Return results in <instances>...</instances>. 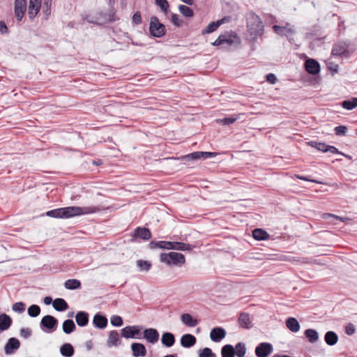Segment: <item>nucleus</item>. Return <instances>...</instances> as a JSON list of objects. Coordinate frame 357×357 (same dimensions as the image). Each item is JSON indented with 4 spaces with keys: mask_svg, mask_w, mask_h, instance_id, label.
<instances>
[{
    "mask_svg": "<svg viewBox=\"0 0 357 357\" xmlns=\"http://www.w3.org/2000/svg\"><path fill=\"white\" fill-rule=\"evenodd\" d=\"M105 210L101 206H68L46 212V215L56 218H70L78 215L93 214Z\"/></svg>",
    "mask_w": 357,
    "mask_h": 357,
    "instance_id": "f257e3e1",
    "label": "nucleus"
},
{
    "mask_svg": "<svg viewBox=\"0 0 357 357\" xmlns=\"http://www.w3.org/2000/svg\"><path fill=\"white\" fill-rule=\"evenodd\" d=\"M247 29L252 40H255L264 33V25L260 17L255 13L250 12L247 14Z\"/></svg>",
    "mask_w": 357,
    "mask_h": 357,
    "instance_id": "f03ea898",
    "label": "nucleus"
},
{
    "mask_svg": "<svg viewBox=\"0 0 357 357\" xmlns=\"http://www.w3.org/2000/svg\"><path fill=\"white\" fill-rule=\"evenodd\" d=\"M241 43V39L234 32H227L221 34L212 43L214 46H222V47H236Z\"/></svg>",
    "mask_w": 357,
    "mask_h": 357,
    "instance_id": "7ed1b4c3",
    "label": "nucleus"
},
{
    "mask_svg": "<svg viewBox=\"0 0 357 357\" xmlns=\"http://www.w3.org/2000/svg\"><path fill=\"white\" fill-rule=\"evenodd\" d=\"M161 262L170 266H181L185 262L184 255L179 252H170L169 253H161L160 256Z\"/></svg>",
    "mask_w": 357,
    "mask_h": 357,
    "instance_id": "20e7f679",
    "label": "nucleus"
},
{
    "mask_svg": "<svg viewBox=\"0 0 357 357\" xmlns=\"http://www.w3.org/2000/svg\"><path fill=\"white\" fill-rule=\"evenodd\" d=\"M149 31L153 36L160 38L165 35V27L157 17L153 16L150 19Z\"/></svg>",
    "mask_w": 357,
    "mask_h": 357,
    "instance_id": "39448f33",
    "label": "nucleus"
},
{
    "mask_svg": "<svg viewBox=\"0 0 357 357\" xmlns=\"http://www.w3.org/2000/svg\"><path fill=\"white\" fill-rule=\"evenodd\" d=\"M142 326L139 325L129 326L121 329V335L125 338L141 339Z\"/></svg>",
    "mask_w": 357,
    "mask_h": 357,
    "instance_id": "423d86ee",
    "label": "nucleus"
},
{
    "mask_svg": "<svg viewBox=\"0 0 357 357\" xmlns=\"http://www.w3.org/2000/svg\"><path fill=\"white\" fill-rule=\"evenodd\" d=\"M58 324V320L52 315L44 316L40 323V326L42 330L46 328L50 332H52L56 330Z\"/></svg>",
    "mask_w": 357,
    "mask_h": 357,
    "instance_id": "0eeeda50",
    "label": "nucleus"
},
{
    "mask_svg": "<svg viewBox=\"0 0 357 357\" xmlns=\"http://www.w3.org/2000/svg\"><path fill=\"white\" fill-rule=\"evenodd\" d=\"M274 31L280 36L289 37L295 33L294 26L290 23H286L284 26H273Z\"/></svg>",
    "mask_w": 357,
    "mask_h": 357,
    "instance_id": "6e6552de",
    "label": "nucleus"
},
{
    "mask_svg": "<svg viewBox=\"0 0 357 357\" xmlns=\"http://www.w3.org/2000/svg\"><path fill=\"white\" fill-rule=\"evenodd\" d=\"M273 351V346L268 342L259 343L255 348V354L257 357H268Z\"/></svg>",
    "mask_w": 357,
    "mask_h": 357,
    "instance_id": "1a4fd4ad",
    "label": "nucleus"
},
{
    "mask_svg": "<svg viewBox=\"0 0 357 357\" xmlns=\"http://www.w3.org/2000/svg\"><path fill=\"white\" fill-rule=\"evenodd\" d=\"M26 9V0H15V15L18 21L22 20Z\"/></svg>",
    "mask_w": 357,
    "mask_h": 357,
    "instance_id": "9d476101",
    "label": "nucleus"
},
{
    "mask_svg": "<svg viewBox=\"0 0 357 357\" xmlns=\"http://www.w3.org/2000/svg\"><path fill=\"white\" fill-rule=\"evenodd\" d=\"M143 337L147 342L152 344H155L159 340V333L155 328H146L143 332Z\"/></svg>",
    "mask_w": 357,
    "mask_h": 357,
    "instance_id": "9b49d317",
    "label": "nucleus"
},
{
    "mask_svg": "<svg viewBox=\"0 0 357 357\" xmlns=\"http://www.w3.org/2000/svg\"><path fill=\"white\" fill-rule=\"evenodd\" d=\"M41 8V0H29L28 15L31 20L36 17Z\"/></svg>",
    "mask_w": 357,
    "mask_h": 357,
    "instance_id": "f8f14e48",
    "label": "nucleus"
},
{
    "mask_svg": "<svg viewBox=\"0 0 357 357\" xmlns=\"http://www.w3.org/2000/svg\"><path fill=\"white\" fill-rule=\"evenodd\" d=\"M305 70L311 75H317L320 71V65L313 59H308L305 63Z\"/></svg>",
    "mask_w": 357,
    "mask_h": 357,
    "instance_id": "ddd939ff",
    "label": "nucleus"
},
{
    "mask_svg": "<svg viewBox=\"0 0 357 357\" xmlns=\"http://www.w3.org/2000/svg\"><path fill=\"white\" fill-rule=\"evenodd\" d=\"M226 336V331L221 327L213 328L210 333V338L214 342H220Z\"/></svg>",
    "mask_w": 357,
    "mask_h": 357,
    "instance_id": "4468645a",
    "label": "nucleus"
},
{
    "mask_svg": "<svg viewBox=\"0 0 357 357\" xmlns=\"http://www.w3.org/2000/svg\"><path fill=\"white\" fill-rule=\"evenodd\" d=\"M20 346V341L15 337H10L4 347V352L6 355L12 354L19 349Z\"/></svg>",
    "mask_w": 357,
    "mask_h": 357,
    "instance_id": "2eb2a0df",
    "label": "nucleus"
},
{
    "mask_svg": "<svg viewBox=\"0 0 357 357\" xmlns=\"http://www.w3.org/2000/svg\"><path fill=\"white\" fill-rule=\"evenodd\" d=\"M131 350L134 357H144L146 354V349L143 344L134 342L131 344Z\"/></svg>",
    "mask_w": 357,
    "mask_h": 357,
    "instance_id": "dca6fc26",
    "label": "nucleus"
},
{
    "mask_svg": "<svg viewBox=\"0 0 357 357\" xmlns=\"http://www.w3.org/2000/svg\"><path fill=\"white\" fill-rule=\"evenodd\" d=\"M197 342L196 337L191 334H184L181 337V344L184 348L193 347Z\"/></svg>",
    "mask_w": 357,
    "mask_h": 357,
    "instance_id": "f3484780",
    "label": "nucleus"
},
{
    "mask_svg": "<svg viewBox=\"0 0 357 357\" xmlns=\"http://www.w3.org/2000/svg\"><path fill=\"white\" fill-rule=\"evenodd\" d=\"M107 344L108 347H117L121 344L119 334L116 331L109 332Z\"/></svg>",
    "mask_w": 357,
    "mask_h": 357,
    "instance_id": "a211bd4d",
    "label": "nucleus"
},
{
    "mask_svg": "<svg viewBox=\"0 0 357 357\" xmlns=\"http://www.w3.org/2000/svg\"><path fill=\"white\" fill-rule=\"evenodd\" d=\"M93 324L98 328L103 329L107 325V319L105 316L96 314L93 317Z\"/></svg>",
    "mask_w": 357,
    "mask_h": 357,
    "instance_id": "6ab92c4d",
    "label": "nucleus"
},
{
    "mask_svg": "<svg viewBox=\"0 0 357 357\" xmlns=\"http://www.w3.org/2000/svg\"><path fill=\"white\" fill-rule=\"evenodd\" d=\"M161 342L164 346L171 347L175 343V337L173 333L165 332L162 335Z\"/></svg>",
    "mask_w": 357,
    "mask_h": 357,
    "instance_id": "aec40b11",
    "label": "nucleus"
},
{
    "mask_svg": "<svg viewBox=\"0 0 357 357\" xmlns=\"http://www.w3.org/2000/svg\"><path fill=\"white\" fill-rule=\"evenodd\" d=\"M75 321L78 326L84 327L89 323V314L85 312L79 311L75 315Z\"/></svg>",
    "mask_w": 357,
    "mask_h": 357,
    "instance_id": "412c9836",
    "label": "nucleus"
},
{
    "mask_svg": "<svg viewBox=\"0 0 357 357\" xmlns=\"http://www.w3.org/2000/svg\"><path fill=\"white\" fill-rule=\"evenodd\" d=\"M150 248L153 249L155 248L172 250V241H151L149 244Z\"/></svg>",
    "mask_w": 357,
    "mask_h": 357,
    "instance_id": "4be33fe9",
    "label": "nucleus"
},
{
    "mask_svg": "<svg viewBox=\"0 0 357 357\" xmlns=\"http://www.w3.org/2000/svg\"><path fill=\"white\" fill-rule=\"evenodd\" d=\"M135 234L143 240L147 241L151 238V233L150 230L145 227H137L135 230Z\"/></svg>",
    "mask_w": 357,
    "mask_h": 357,
    "instance_id": "5701e85b",
    "label": "nucleus"
},
{
    "mask_svg": "<svg viewBox=\"0 0 357 357\" xmlns=\"http://www.w3.org/2000/svg\"><path fill=\"white\" fill-rule=\"evenodd\" d=\"M225 19H221L216 22H211L202 31V34H207L215 31L220 25L225 22Z\"/></svg>",
    "mask_w": 357,
    "mask_h": 357,
    "instance_id": "b1692460",
    "label": "nucleus"
},
{
    "mask_svg": "<svg viewBox=\"0 0 357 357\" xmlns=\"http://www.w3.org/2000/svg\"><path fill=\"white\" fill-rule=\"evenodd\" d=\"M181 319L183 324L189 327H195L198 324L197 320L188 313L183 314Z\"/></svg>",
    "mask_w": 357,
    "mask_h": 357,
    "instance_id": "393cba45",
    "label": "nucleus"
},
{
    "mask_svg": "<svg viewBox=\"0 0 357 357\" xmlns=\"http://www.w3.org/2000/svg\"><path fill=\"white\" fill-rule=\"evenodd\" d=\"M286 326L293 333H297L300 330V324L294 317H289L286 320Z\"/></svg>",
    "mask_w": 357,
    "mask_h": 357,
    "instance_id": "a878e982",
    "label": "nucleus"
},
{
    "mask_svg": "<svg viewBox=\"0 0 357 357\" xmlns=\"http://www.w3.org/2000/svg\"><path fill=\"white\" fill-rule=\"evenodd\" d=\"M238 323L240 326L245 328H250L252 326L250 315L247 313H242L239 316Z\"/></svg>",
    "mask_w": 357,
    "mask_h": 357,
    "instance_id": "bb28decb",
    "label": "nucleus"
},
{
    "mask_svg": "<svg viewBox=\"0 0 357 357\" xmlns=\"http://www.w3.org/2000/svg\"><path fill=\"white\" fill-rule=\"evenodd\" d=\"M193 246L183 242L172 241V250L180 251H191Z\"/></svg>",
    "mask_w": 357,
    "mask_h": 357,
    "instance_id": "cd10ccee",
    "label": "nucleus"
},
{
    "mask_svg": "<svg viewBox=\"0 0 357 357\" xmlns=\"http://www.w3.org/2000/svg\"><path fill=\"white\" fill-rule=\"evenodd\" d=\"M347 46L345 43L339 42L333 46L332 53L333 55H342L347 52Z\"/></svg>",
    "mask_w": 357,
    "mask_h": 357,
    "instance_id": "c85d7f7f",
    "label": "nucleus"
},
{
    "mask_svg": "<svg viewBox=\"0 0 357 357\" xmlns=\"http://www.w3.org/2000/svg\"><path fill=\"white\" fill-rule=\"evenodd\" d=\"M53 307L56 311L62 312L67 310L68 305L63 298H56L53 301Z\"/></svg>",
    "mask_w": 357,
    "mask_h": 357,
    "instance_id": "c756f323",
    "label": "nucleus"
},
{
    "mask_svg": "<svg viewBox=\"0 0 357 357\" xmlns=\"http://www.w3.org/2000/svg\"><path fill=\"white\" fill-rule=\"evenodd\" d=\"M12 320L11 318L6 314H1L0 315V330L6 331L7 330L11 325Z\"/></svg>",
    "mask_w": 357,
    "mask_h": 357,
    "instance_id": "7c9ffc66",
    "label": "nucleus"
},
{
    "mask_svg": "<svg viewBox=\"0 0 357 357\" xmlns=\"http://www.w3.org/2000/svg\"><path fill=\"white\" fill-rule=\"evenodd\" d=\"M324 340L327 344H328L330 346H333L337 343V342L338 340V337L335 332L328 331L325 334Z\"/></svg>",
    "mask_w": 357,
    "mask_h": 357,
    "instance_id": "2f4dec72",
    "label": "nucleus"
},
{
    "mask_svg": "<svg viewBox=\"0 0 357 357\" xmlns=\"http://www.w3.org/2000/svg\"><path fill=\"white\" fill-rule=\"evenodd\" d=\"M75 324L72 319H67L63 321L62 329L66 334H70L75 330Z\"/></svg>",
    "mask_w": 357,
    "mask_h": 357,
    "instance_id": "473e14b6",
    "label": "nucleus"
},
{
    "mask_svg": "<svg viewBox=\"0 0 357 357\" xmlns=\"http://www.w3.org/2000/svg\"><path fill=\"white\" fill-rule=\"evenodd\" d=\"M60 352L63 356L71 357L74 354V349L70 344L66 343L61 347Z\"/></svg>",
    "mask_w": 357,
    "mask_h": 357,
    "instance_id": "72a5a7b5",
    "label": "nucleus"
},
{
    "mask_svg": "<svg viewBox=\"0 0 357 357\" xmlns=\"http://www.w3.org/2000/svg\"><path fill=\"white\" fill-rule=\"evenodd\" d=\"M252 236L257 241H263L267 239L269 235L262 229H255L252 231Z\"/></svg>",
    "mask_w": 357,
    "mask_h": 357,
    "instance_id": "f704fd0d",
    "label": "nucleus"
},
{
    "mask_svg": "<svg viewBox=\"0 0 357 357\" xmlns=\"http://www.w3.org/2000/svg\"><path fill=\"white\" fill-rule=\"evenodd\" d=\"M221 354L222 357H234V347L231 344H226L223 346L221 349Z\"/></svg>",
    "mask_w": 357,
    "mask_h": 357,
    "instance_id": "c9c22d12",
    "label": "nucleus"
},
{
    "mask_svg": "<svg viewBox=\"0 0 357 357\" xmlns=\"http://www.w3.org/2000/svg\"><path fill=\"white\" fill-rule=\"evenodd\" d=\"M305 335L310 343H314L319 340V334L314 329H307L305 331Z\"/></svg>",
    "mask_w": 357,
    "mask_h": 357,
    "instance_id": "e433bc0d",
    "label": "nucleus"
},
{
    "mask_svg": "<svg viewBox=\"0 0 357 357\" xmlns=\"http://www.w3.org/2000/svg\"><path fill=\"white\" fill-rule=\"evenodd\" d=\"M64 286L67 289H77L81 287V282L76 279H69L65 282Z\"/></svg>",
    "mask_w": 357,
    "mask_h": 357,
    "instance_id": "4c0bfd02",
    "label": "nucleus"
},
{
    "mask_svg": "<svg viewBox=\"0 0 357 357\" xmlns=\"http://www.w3.org/2000/svg\"><path fill=\"white\" fill-rule=\"evenodd\" d=\"M343 108L347 110H351L357 107V98H352L349 100H344L342 102Z\"/></svg>",
    "mask_w": 357,
    "mask_h": 357,
    "instance_id": "58836bf2",
    "label": "nucleus"
},
{
    "mask_svg": "<svg viewBox=\"0 0 357 357\" xmlns=\"http://www.w3.org/2000/svg\"><path fill=\"white\" fill-rule=\"evenodd\" d=\"M239 119V115H232L229 117H225L224 119H217L216 121L222 125H230L234 123L236 120Z\"/></svg>",
    "mask_w": 357,
    "mask_h": 357,
    "instance_id": "ea45409f",
    "label": "nucleus"
},
{
    "mask_svg": "<svg viewBox=\"0 0 357 357\" xmlns=\"http://www.w3.org/2000/svg\"><path fill=\"white\" fill-rule=\"evenodd\" d=\"M235 355L238 357H244L246 353V347L244 343L238 342L236 344L235 347Z\"/></svg>",
    "mask_w": 357,
    "mask_h": 357,
    "instance_id": "a19ab883",
    "label": "nucleus"
},
{
    "mask_svg": "<svg viewBox=\"0 0 357 357\" xmlns=\"http://www.w3.org/2000/svg\"><path fill=\"white\" fill-rule=\"evenodd\" d=\"M137 266L140 271L147 272L150 270L151 264L148 261L139 259L137 261Z\"/></svg>",
    "mask_w": 357,
    "mask_h": 357,
    "instance_id": "79ce46f5",
    "label": "nucleus"
},
{
    "mask_svg": "<svg viewBox=\"0 0 357 357\" xmlns=\"http://www.w3.org/2000/svg\"><path fill=\"white\" fill-rule=\"evenodd\" d=\"M41 6L43 14L48 17L51 15L52 0H43Z\"/></svg>",
    "mask_w": 357,
    "mask_h": 357,
    "instance_id": "37998d69",
    "label": "nucleus"
},
{
    "mask_svg": "<svg viewBox=\"0 0 357 357\" xmlns=\"http://www.w3.org/2000/svg\"><path fill=\"white\" fill-rule=\"evenodd\" d=\"M178 10L185 17H191L194 15L192 10L185 5H180L178 6Z\"/></svg>",
    "mask_w": 357,
    "mask_h": 357,
    "instance_id": "c03bdc74",
    "label": "nucleus"
},
{
    "mask_svg": "<svg viewBox=\"0 0 357 357\" xmlns=\"http://www.w3.org/2000/svg\"><path fill=\"white\" fill-rule=\"evenodd\" d=\"M199 357H216L215 354H214L212 350L208 347H205L202 349H200L198 352Z\"/></svg>",
    "mask_w": 357,
    "mask_h": 357,
    "instance_id": "a18cd8bd",
    "label": "nucleus"
},
{
    "mask_svg": "<svg viewBox=\"0 0 357 357\" xmlns=\"http://www.w3.org/2000/svg\"><path fill=\"white\" fill-rule=\"evenodd\" d=\"M28 314L31 317H36L40 313V308L37 305H31L28 308Z\"/></svg>",
    "mask_w": 357,
    "mask_h": 357,
    "instance_id": "49530a36",
    "label": "nucleus"
},
{
    "mask_svg": "<svg viewBox=\"0 0 357 357\" xmlns=\"http://www.w3.org/2000/svg\"><path fill=\"white\" fill-rule=\"evenodd\" d=\"M201 158H202V151L193 152L183 157V159L185 160H195Z\"/></svg>",
    "mask_w": 357,
    "mask_h": 357,
    "instance_id": "de8ad7c7",
    "label": "nucleus"
},
{
    "mask_svg": "<svg viewBox=\"0 0 357 357\" xmlns=\"http://www.w3.org/2000/svg\"><path fill=\"white\" fill-rule=\"evenodd\" d=\"M12 310L17 313H22L25 310V304L22 302H17L13 305Z\"/></svg>",
    "mask_w": 357,
    "mask_h": 357,
    "instance_id": "09e8293b",
    "label": "nucleus"
},
{
    "mask_svg": "<svg viewBox=\"0 0 357 357\" xmlns=\"http://www.w3.org/2000/svg\"><path fill=\"white\" fill-rule=\"evenodd\" d=\"M310 144L311 146L316 148L317 150L322 152H326L327 144L321 142H310Z\"/></svg>",
    "mask_w": 357,
    "mask_h": 357,
    "instance_id": "8fccbe9b",
    "label": "nucleus"
},
{
    "mask_svg": "<svg viewBox=\"0 0 357 357\" xmlns=\"http://www.w3.org/2000/svg\"><path fill=\"white\" fill-rule=\"evenodd\" d=\"M111 324L114 326H121L123 325V319L119 315H113L110 319Z\"/></svg>",
    "mask_w": 357,
    "mask_h": 357,
    "instance_id": "3c124183",
    "label": "nucleus"
},
{
    "mask_svg": "<svg viewBox=\"0 0 357 357\" xmlns=\"http://www.w3.org/2000/svg\"><path fill=\"white\" fill-rule=\"evenodd\" d=\"M155 3L163 12H167L169 3L167 0H155Z\"/></svg>",
    "mask_w": 357,
    "mask_h": 357,
    "instance_id": "603ef678",
    "label": "nucleus"
},
{
    "mask_svg": "<svg viewBox=\"0 0 357 357\" xmlns=\"http://www.w3.org/2000/svg\"><path fill=\"white\" fill-rule=\"evenodd\" d=\"M335 133L337 136H344L346 135L347 128L345 126H336L334 129Z\"/></svg>",
    "mask_w": 357,
    "mask_h": 357,
    "instance_id": "864d4df0",
    "label": "nucleus"
},
{
    "mask_svg": "<svg viewBox=\"0 0 357 357\" xmlns=\"http://www.w3.org/2000/svg\"><path fill=\"white\" fill-rule=\"evenodd\" d=\"M31 333L32 331L29 328H22L20 331V336L25 339L29 338L31 335Z\"/></svg>",
    "mask_w": 357,
    "mask_h": 357,
    "instance_id": "5fc2aeb1",
    "label": "nucleus"
},
{
    "mask_svg": "<svg viewBox=\"0 0 357 357\" xmlns=\"http://www.w3.org/2000/svg\"><path fill=\"white\" fill-rule=\"evenodd\" d=\"M172 22L176 26H180L182 23V20L179 18V16L176 14H172Z\"/></svg>",
    "mask_w": 357,
    "mask_h": 357,
    "instance_id": "6e6d98bb",
    "label": "nucleus"
},
{
    "mask_svg": "<svg viewBox=\"0 0 357 357\" xmlns=\"http://www.w3.org/2000/svg\"><path fill=\"white\" fill-rule=\"evenodd\" d=\"M356 328L353 324H349L345 328V332L348 335H351L355 333Z\"/></svg>",
    "mask_w": 357,
    "mask_h": 357,
    "instance_id": "4d7b16f0",
    "label": "nucleus"
},
{
    "mask_svg": "<svg viewBox=\"0 0 357 357\" xmlns=\"http://www.w3.org/2000/svg\"><path fill=\"white\" fill-rule=\"evenodd\" d=\"M132 22L135 24H139L142 23V17L139 12H136L132 16Z\"/></svg>",
    "mask_w": 357,
    "mask_h": 357,
    "instance_id": "13d9d810",
    "label": "nucleus"
},
{
    "mask_svg": "<svg viewBox=\"0 0 357 357\" xmlns=\"http://www.w3.org/2000/svg\"><path fill=\"white\" fill-rule=\"evenodd\" d=\"M323 218L324 219H326V220H328L330 218H334V219H336V220H340L341 221H344V218H342L340 216H337V215H335L333 214H331V213H324L323 215H322Z\"/></svg>",
    "mask_w": 357,
    "mask_h": 357,
    "instance_id": "bf43d9fd",
    "label": "nucleus"
},
{
    "mask_svg": "<svg viewBox=\"0 0 357 357\" xmlns=\"http://www.w3.org/2000/svg\"><path fill=\"white\" fill-rule=\"evenodd\" d=\"M326 152H330L333 154H341L342 153L338 151V149L333 146H327Z\"/></svg>",
    "mask_w": 357,
    "mask_h": 357,
    "instance_id": "052dcab7",
    "label": "nucleus"
},
{
    "mask_svg": "<svg viewBox=\"0 0 357 357\" xmlns=\"http://www.w3.org/2000/svg\"><path fill=\"white\" fill-rule=\"evenodd\" d=\"M8 32V29L3 21L0 22V33L1 34H6Z\"/></svg>",
    "mask_w": 357,
    "mask_h": 357,
    "instance_id": "680f3d73",
    "label": "nucleus"
},
{
    "mask_svg": "<svg viewBox=\"0 0 357 357\" xmlns=\"http://www.w3.org/2000/svg\"><path fill=\"white\" fill-rule=\"evenodd\" d=\"M266 80L271 84H275L276 82L277 78L274 74L269 73L266 75Z\"/></svg>",
    "mask_w": 357,
    "mask_h": 357,
    "instance_id": "e2e57ef3",
    "label": "nucleus"
},
{
    "mask_svg": "<svg viewBox=\"0 0 357 357\" xmlns=\"http://www.w3.org/2000/svg\"><path fill=\"white\" fill-rule=\"evenodd\" d=\"M217 155V153L215 152H207V151H202V158L206 159L208 158H213L215 157Z\"/></svg>",
    "mask_w": 357,
    "mask_h": 357,
    "instance_id": "0e129e2a",
    "label": "nucleus"
},
{
    "mask_svg": "<svg viewBox=\"0 0 357 357\" xmlns=\"http://www.w3.org/2000/svg\"><path fill=\"white\" fill-rule=\"evenodd\" d=\"M53 302L52 298L50 296H46L44 298V303L45 305H50Z\"/></svg>",
    "mask_w": 357,
    "mask_h": 357,
    "instance_id": "69168bd1",
    "label": "nucleus"
},
{
    "mask_svg": "<svg viewBox=\"0 0 357 357\" xmlns=\"http://www.w3.org/2000/svg\"><path fill=\"white\" fill-rule=\"evenodd\" d=\"M299 179L301 180H303V181H311V182H313V183H319L318 181H317L316 180H313V179H309L305 176H297Z\"/></svg>",
    "mask_w": 357,
    "mask_h": 357,
    "instance_id": "338daca9",
    "label": "nucleus"
},
{
    "mask_svg": "<svg viewBox=\"0 0 357 357\" xmlns=\"http://www.w3.org/2000/svg\"><path fill=\"white\" fill-rule=\"evenodd\" d=\"M183 3L188 4V5H192L193 4V0H181Z\"/></svg>",
    "mask_w": 357,
    "mask_h": 357,
    "instance_id": "774afa93",
    "label": "nucleus"
}]
</instances>
